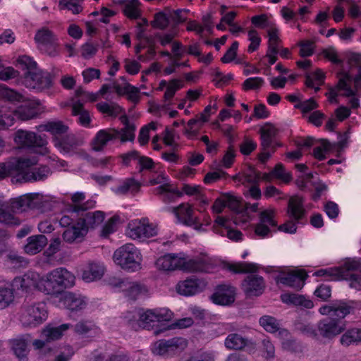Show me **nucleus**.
<instances>
[{"label": "nucleus", "mask_w": 361, "mask_h": 361, "mask_svg": "<svg viewBox=\"0 0 361 361\" xmlns=\"http://www.w3.org/2000/svg\"><path fill=\"white\" fill-rule=\"evenodd\" d=\"M226 202L227 207L234 211L236 214L234 217V223L235 224H240L241 221L240 219L242 218V214L243 212V203L241 202L236 197L230 194H224V200Z\"/></svg>", "instance_id": "nucleus-37"}, {"label": "nucleus", "mask_w": 361, "mask_h": 361, "mask_svg": "<svg viewBox=\"0 0 361 361\" xmlns=\"http://www.w3.org/2000/svg\"><path fill=\"white\" fill-rule=\"evenodd\" d=\"M340 140L336 143H331L326 139L320 140L321 146L317 147L314 149V156L319 160H324L325 159L324 152H331L334 149H342L345 147L348 135L347 133L344 135L339 134Z\"/></svg>", "instance_id": "nucleus-18"}, {"label": "nucleus", "mask_w": 361, "mask_h": 361, "mask_svg": "<svg viewBox=\"0 0 361 361\" xmlns=\"http://www.w3.org/2000/svg\"><path fill=\"white\" fill-rule=\"evenodd\" d=\"M127 235L133 240H143L157 235V228L147 219L131 221L128 225Z\"/></svg>", "instance_id": "nucleus-9"}, {"label": "nucleus", "mask_w": 361, "mask_h": 361, "mask_svg": "<svg viewBox=\"0 0 361 361\" xmlns=\"http://www.w3.org/2000/svg\"><path fill=\"white\" fill-rule=\"evenodd\" d=\"M340 341L345 346L361 343V329L353 328L348 329L342 335Z\"/></svg>", "instance_id": "nucleus-44"}, {"label": "nucleus", "mask_w": 361, "mask_h": 361, "mask_svg": "<svg viewBox=\"0 0 361 361\" xmlns=\"http://www.w3.org/2000/svg\"><path fill=\"white\" fill-rule=\"evenodd\" d=\"M61 301L64 307L72 312L81 310L87 305L85 297L71 292L66 293Z\"/></svg>", "instance_id": "nucleus-28"}, {"label": "nucleus", "mask_w": 361, "mask_h": 361, "mask_svg": "<svg viewBox=\"0 0 361 361\" xmlns=\"http://www.w3.org/2000/svg\"><path fill=\"white\" fill-rule=\"evenodd\" d=\"M259 133L261 146L263 149H266L271 146L274 139L278 133V130L273 124L267 123L260 128Z\"/></svg>", "instance_id": "nucleus-35"}, {"label": "nucleus", "mask_w": 361, "mask_h": 361, "mask_svg": "<svg viewBox=\"0 0 361 361\" xmlns=\"http://www.w3.org/2000/svg\"><path fill=\"white\" fill-rule=\"evenodd\" d=\"M8 344L11 350L20 360L23 358V336H18L16 338L10 339Z\"/></svg>", "instance_id": "nucleus-57"}, {"label": "nucleus", "mask_w": 361, "mask_h": 361, "mask_svg": "<svg viewBox=\"0 0 361 361\" xmlns=\"http://www.w3.org/2000/svg\"><path fill=\"white\" fill-rule=\"evenodd\" d=\"M104 267L101 263L90 262L82 271V279L85 282L100 279L104 274Z\"/></svg>", "instance_id": "nucleus-30"}, {"label": "nucleus", "mask_w": 361, "mask_h": 361, "mask_svg": "<svg viewBox=\"0 0 361 361\" xmlns=\"http://www.w3.org/2000/svg\"><path fill=\"white\" fill-rule=\"evenodd\" d=\"M141 185L134 178H127L118 187L114 189V192L117 195H126L128 192L136 193L139 191Z\"/></svg>", "instance_id": "nucleus-45"}, {"label": "nucleus", "mask_w": 361, "mask_h": 361, "mask_svg": "<svg viewBox=\"0 0 361 361\" xmlns=\"http://www.w3.org/2000/svg\"><path fill=\"white\" fill-rule=\"evenodd\" d=\"M71 326L70 324H63L56 327L48 325L43 329L42 335L47 341L58 340L63 336V332L69 329Z\"/></svg>", "instance_id": "nucleus-40"}, {"label": "nucleus", "mask_w": 361, "mask_h": 361, "mask_svg": "<svg viewBox=\"0 0 361 361\" xmlns=\"http://www.w3.org/2000/svg\"><path fill=\"white\" fill-rule=\"evenodd\" d=\"M72 114L78 116V122L85 127L89 126L91 118L88 111L84 109L83 104L80 101H75L72 104Z\"/></svg>", "instance_id": "nucleus-43"}, {"label": "nucleus", "mask_w": 361, "mask_h": 361, "mask_svg": "<svg viewBox=\"0 0 361 361\" xmlns=\"http://www.w3.org/2000/svg\"><path fill=\"white\" fill-rule=\"evenodd\" d=\"M338 82L336 88H331L329 92L326 93V95L328 96L329 98L334 97L335 103H338V100L336 99L338 96L336 90H344L345 92L343 95L345 97H352L355 94V91L350 87V82L353 80V78L349 73L342 71L338 73Z\"/></svg>", "instance_id": "nucleus-16"}, {"label": "nucleus", "mask_w": 361, "mask_h": 361, "mask_svg": "<svg viewBox=\"0 0 361 361\" xmlns=\"http://www.w3.org/2000/svg\"><path fill=\"white\" fill-rule=\"evenodd\" d=\"M104 219V214L101 211L94 212H87L82 219H80L78 222L80 225L85 228L87 233L89 228H94L100 224Z\"/></svg>", "instance_id": "nucleus-36"}, {"label": "nucleus", "mask_w": 361, "mask_h": 361, "mask_svg": "<svg viewBox=\"0 0 361 361\" xmlns=\"http://www.w3.org/2000/svg\"><path fill=\"white\" fill-rule=\"evenodd\" d=\"M75 283V276L65 268H57L49 273L39 283V291L47 295L60 293L64 288L72 287Z\"/></svg>", "instance_id": "nucleus-4"}, {"label": "nucleus", "mask_w": 361, "mask_h": 361, "mask_svg": "<svg viewBox=\"0 0 361 361\" xmlns=\"http://www.w3.org/2000/svg\"><path fill=\"white\" fill-rule=\"evenodd\" d=\"M47 140L44 137L38 135L34 132L24 130V147L25 146L30 148H39L35 152L41 155H46L49 152L46 147Z\"/></svg>", "instance_id": "nucleus-20"}, {"label": "nucleus", "mask_w": 361, "mask_h": 361, "mask_svg": "<svg viewBox=\"0 0 361 361\" xmlns=\"http://www.w3.org/2000/svg\"><path fill=\"white\" fill-rule=\"evenodd\" d=\"M295 329L301 334L312 338H317V331L314 326L307 322H297L295 324Z\"/></svg>", "instance_id": "nucleus-53"}, {"label": "nucleus", "mask_w": 361, "mask_h": 361, "mask_svg": "<svg viewBox=\"0 0 361 361\" xmlns=\"http://www.w3.org/2000/svg\"><path fill=\"white\" fill-rule=\"evenodd\" d=\"M242 288L247 297L259 296L265 288L264 279L259 275L250 274L242 281Z\"/></svg>", "instance_id": "nucleus-13"}, {"label": "nucleus", "mask_w": 361, "mask_h": 361, "mask_svg": "<svg viewBox=\"0 0 361 361\" xmlns=\"http://www.w3.org/2000/svg\"><path fill=\"white\" fill-rule=\"evenodd\" d=\"M140 2L138 0H130V1L126 6L124 12L127 16L131 18H137L140 16V13L137 9Z\"/></svg>", "instance_id": "nucleus-63"}, {"label": "nucleus", "mask_w": 361, "mask_h": 361, "mask_svg": "<svg viewBox=\"0 0 361 361\" xmlns=\"http://www.w3.org/2000/svg\"><path fill=\"white\" fill-rule=\"evenodd\" d=\"M144 286L137 282L130 281L128 279L126 282L125 286L123 287V291L126 292V295L132 300H135L137 297L145 291Z\"/></svg>", "instance_id": "nucleus-49"}, {"label": "nucleus", "mask_w": 361, "mask_h": 361, "mask_svg": "<svg viewBox=\"0 0 361 361\" xmlns=\"http://www.w3.org/2000/svg\"><path fill=\"white\" fill-rule=\"evenodd\" d=\"M74 332L77 334L94 337L99 334V329L90 320H81L74 326Z\"/></svg>", "instance_id": "nucleus-34"}, {"label": "nucleus", "mask_w": 361, "mask_h": 361, "mask_svg": "<svg viewBox=\"0 0 361 361\" xmlns=\"http://www.w3.org/2000/svg\"><path fill=\"white\" fill-rule=\"evenodd\" d=\"M169 17L170 9L166 8L164 11L159 12L154 15V20L151 22V25L154 28L164 30L169 25Z\"/></svg>", "instance_id": "nucleus-48"}, {"label": "nucleus", "mask_w": 361, "mask_h": 361, "mask_svg": "<svg viewBox=\"0 0 361 361\" xmlns=\"http://www.w3.org/2000/svg\"><path fill=\"white\" fill-rule=\"evenodd\" d=\"M113 259L123 269L135 271L140 269L142 255L132 243H126L118 248L114 253Z\"/></svg>", "instance_id": "nucleus-5"}, {"label": "nucleus", "mask_w": 361, "mask_h": 361, "mask_svg": "<svg viewBox=\"0 0 361 361\" xmlns=\"http://www.w3.org/2000/svg\"><path fill=\"white\" fill-rule=\"evenodd\" d=\"M175 213L178 221L185 225L190 226H195V228H199L201 226L198 219L194 216L193 210L190 206L181 204L179 207L173 208Z\"/></svg>", "instance_id": "nucleus-24"}, {"label": "nucleus", "mask_w": 361, "mask_h": 361, "mask_svg": "<svg viewBox=\"0 0 361 361\" xmlns=\"http://www.w3.org/2000/svg\"><path fill=\"white\" fill-rule=\"evenodd\" d=\"M47 243V239L44 235L30 236L27 239V244L24 245V252L29 255H35L39 252Z\"/></svg>", "instance_id": "nucleus-33"}, {"label": "nucleus", "mask_w": 361, "mask_h": 361, "mask_svg": "<svg viewBox=\"0 0 361 361\" xmlns=\"http://www.w3.org/2000/svg\"><path fill=\"white\" fill-rule=\"evenodd\" d=\"M248 39L250 41V44L247 48V51L252 53L259 48L261 38L255 30H250L248 32Z\"/></svg>", "instance_id": "nucleus-62"}, {"label": "nucleus", "mask_w": 361, "mask_h": 361, "mask_svg": "<svg viewBox=\"0 0 361 361\" xmlns=\"http://www.w3.org/2000/svg\"><path fill=\"white\" fill-rule=\"evenodd\" d=\"M264 82V79L260 77L249 78L244 81L243 84V89L245 91L257 90L263 85Z\"/></svg>", "instance_id": "nucleus-60"}, {"label": "nucleus", "mask_w": 361, "mask_h": 361, "mask_svg": "<svg viewBox=\"0 0 361 361\" xmlns=\"http://www.w3.org/2000/svg\"><path fill=\"white\" fill-rule=\"evenodd\" d=\"M23 207V196L4 202L0 206V224L8 226H18L21 220L16 214Z\"/></svg>", "instance_id": "nucleus-6"}, {"label": "nucleus", "mask_w": 361, "mask_h": 361, "mask_svg": "<svg viewBox=\"0 0 361 361\" xmlns=\"http://www.w3.org/2000/svg\"><path fill=\"white\" fill-rule=\"evenodd\" d=\"M259 324L268 332L275 333L280 330L277 320L269 315H264L259 319Z\"/></svg>", "instance_id": "nucleus-55"}, {"label": "nucleus", "mask_w": 361, "mask_h": 361, "mask_svg": "<svg viewBox=\"0 0 361 361\" xmlns=\"http://www.w3.org/2000/svg\"><path fill=\"white\" fill-rule=\"evenodd\" d=\"M230 271L235 273H247V272H255L257 271L258 267L256 264L247 263V262H240L236 264H230L228 267Z\"/></svg>", "instance_id": "nucleus-54"}, {"label": "nucleus", "mask_w": 361, "mask_h": 361, "mask_svg": "<svg viewBox=\"0 0 361 361\" xmlns=\"http://www.w3.org/2000/svg\"><path fill=\"white\" fill-rule=\"evenodd\" d=\"M283 302L286 303H291L295 305L302 306L307 309L313 307V302L307 299L303 295L295 293H285L281 296Z\"/></svg>", "instance_id": "nucleus-41"}, {"label": "nucleus", "mask_w": 361, "mask_h": 361, "mask_svg": "<svg viewBox=\"0 0 361 361\" xmlns=\"http://www.w3.org/2000/svg\"><path fill=\"white\" fill-rule=\"evenodd\" d=\"M51 174V170L47 165H39L30 169L24 170V182H37L46 180Z\"/></svg>", "instance_id": "nucleus-26"}, {"label": "nucleus", "mask_w": 361, "mask_h": 361, "mask_svg": "<svg viewBox=\"0 0 361 361\" xmlns=\"http://www.w3.org/2000/svg\"><path fill=\"white\" fill-rule=\"evenodd\" d=\"M52 85L49 73L39 68L33 58L24 55V86L27 88L42 91Z\"/></svg>", "instance_id": "nucleus-2"}, {"label": "nucleus", "mask_w": 361, "mask_h": 361, "mask_svg": "<svg viewBox=\"0 0 361 361\" xmlns=\"http://www.w3.org/2000/svg\"><path fill=\"white\" fill-rule=\"evenodd\" d=\"M35 41L39 49L49 56H56L58 54V38L49 28L43 27L38 30Z\"/></svg>", "instance_id": "nucleus-8"}, {"label": "nucleus", "mask_w": 361, "mask_h": 361, "mask_svg": "<svg viewBox=\"0 0 361 361\" xmlns=\"http://www.w3.org/2000/svg\"><path fill=\"white\" fill-rule=\"evenodd\" d=\"M120 134L115 128L99 130L92 141V149L96 152L102 151L109 141L118 138Z\"/></svg>", "instance_id": "nucleus-19"}, {"label": "nucleus", "mask_w": 361, "mask_h": 361, "mask_svg": "<svg viewBox=\"0 0 361 361\" xmlns=\"http://www.w3.org/2000/svg\"><path fill=\"white\" fill-rule=\"evenodd\" d=\"M42 281L39 274L35 272H27L24 274V290H39V283Z\"/></svg>", "instance_id": "nucleus-51"}, {"label": "nucleus", "mask_w": 361, "mask_h": 361, "mask_svg": "<svg viewBox=\"0 0 361 361\" xmlns=\"http://www.w3.org/2000/svg\"><path fill=\"white\" fill-rule=\"evenodd\" d=\"M118 221V217L113 216L108 220L104 224L102 230V236L107 238L111 233L116 230V222Z\"/></svg>", "instance_id": "nucleus-64"}, {"label": "nucleus", "mask_w": 361, "mask_h": 361, "mask_svg": "<svg viewBox=\"0 0 361 361\" xmlns=\"http://www.w3.org/2000/svg\"><path fill=\"white\" fill-rule=\"evenodd\" d=\"M12 291L8 285L0 284V310L6 308L14 301Z\"/></svg>", "instance_id": "nucleus-47"}, {"label": "nucleus", "mask_w": 361, "mask_h": 361, "mask_svg": "<svg viewBox=\"0 0 361 361\" xmlns=\"http://www.w3.org/2000/svg\"><path fill=\"white\" fill-rule=\"evenodd\" d=\"M172 317L173 312L166 308L138 310L129 312L126 316L128 323L134 329L137 326L149 329L156 323L170 321Z\"/></svg>", "instance_id": "nucleus-3"}, {"label": "nucleus", "mask_w": 361, "mask_h": 361, "mask_svg": "<svg viewBox=\"0 0 361 361\" xmlns=\"http://www.w3.org/2000/svg\"><path fill=\"white\" fill-rule=\"evenodd\" d=\"M83 144V140L74 133H66L54 138V146L63 154H73Z\"/></svg>", "instance_id": "nucleus-11"}, {"label": "nucleus", "mask_w": 361, "mask_h": 361, "mask_svg": "<svg viewBox=\"0 0 361 361\" xmlns=\"http://www.w3.org/2000/svg\"><path fill=\"white\" fill-rule=\"evenodd\" d=\"M207 286V282L197 278L187 279L180 281L176 286L177 292L185 296H191L202 292Z\"/></svg>", "instance_id": "nucleus-14"}, {"label": "nucleus", "mask_w": 361, "mask_h": 361, "mask_svg": "<svg viewBox=\"0 0 361 361\" xmlns=\"http://www.w3.org/2000/svg\"><path fill=\"white\" fill-rule=\"evenodd\" d=\"M4 163L6 166V173H7V177L13 175H17V178H13L12 181L20 182L23 178V158L11 157Z\"/></svg>", "instance_id": "nucleus-31"}, {"label": "nucleus", "mask_w": 361, "mask_h": 361, "mask_svg": "<svg viewBox=\"0 0 361 361\" xmlns=\"http://www.w3.org/2000/svg\"><path fill=\"white\" fill-rule=\"evenodd\" d=\"M41 200L38 193H29L24 195V207L28 209H38L41 206Z\"/></svg>", "instance_id": "nucleus-58"}, {"label": "nucleus", "mask_w": 361, "mask_h": 361, "mask_svg": "<svg viewBox=\"0 0 361 361\" xmlns=\"http://www.w3.org/2000/svg\"><path fill=\"white\" fill-rule=\"evenodd\" d=\"M305 78V85L308 87H314V80H316L319 85H321L324 81V75L320 69H317L311 74H307Z\"/></svg>", "instance_id": "nucleus-59"}, {"label": "nucleus", "mask_w": 361, "mask_h": 361, "mask_svg": "<svg viewBox=\"0 0 361 361\" xmlns=\"http://www.w3.org/2000/svg\"><path fill=\"white\" fill-rule=\"evenodd\" d=\"M304 202L302 197L295 195L291 197L288 202L287 214L290 219L298 223H300L306 215Z\"/></svg>", "instance_id": "nucleus-22"}, {"label": "nucleus", "mask_w": 361, "mask_h": 361, "mask_svg": "<svg viewBox=\"0 0 361 361\" xmlns=\"http://www.w3.org/2000/svg\"><path fill=\"white\" fill-rule=\"evenodd\" d=\"M44 111V108L38 99L24 97V121L37 118Z\"/></svg>", "instance_id": "nucleus-32"}, {"label": "nucleus", "mask_w": 361, "mask_h": 361, "mask_svg": "<svg viewBox=\"0 0 361 361\" xmlns=\"http://www.w3.org/2000/svg\"><path fill=\"white\" fill-rule=\"evenodd\" d=\"M85 194L82 192H76L71 195V210L73 212L80 214L94 207L95 202L92 200H85Z\"/></svg>", "instance_id": "nucleus-29"}, {"label": "nucleus", "mask_w": 361, "mask_h": 361, "mask_svg": "<svg viewBox=\"0 0 361 361\" xmlns=\"http://www.w3.org/2000/svg\"><path fill=\"white\" fill-rule=\"evenodd\" d=\"M26 313V324L30 326H36L44 322L47 318V311L45 305L42 303L28 307Z\"/></svg>", "instance_id": "nucleus-23"}, {"label": "nucleus", "mask_w": 361, "mask_h": 361, "mask_svg": "<svg viewBox=\"0 0 361 361\" xmlns=\"http://www.w3.org/2000/svg\"><path fill=\"white\" fill-rule=\"evenodd\" d=\"M235 181H238L243 185L248 184H258L260 180V173L257 171L255 168L249 166L243 173L236 174L233 177Z\"/></svg>", "instance_id": "nucleus-38"}, {"label": "nucleus", "mask_w": 361, "mask_h": 361, "mask_svg": "<svg viewBox=\"0 0 361 361\" xmlns=\"http://www.w3.org/2000/svg\"><path fill=\"white\" fill-rule=\"evenodd\" d=\"M156 267L164 271L184 269L189 271L208 272L212 268V263L207 256H202L185 262L176 255L167 254L157 259Z\"/></svg>", "instance_id": "nucleus-1"}, {"label": "nucleus", "mask_w": 361, "mask_h": 361, "mask_svg": "<svg viewBox=\"0 0 361 361\" xmlns=\"http://www.w3.org/2000/svg\"><path fill=\"white\" fill-rule=\"evenodd\" d=\"M317 276H326L329 280L338 281L342 280L346 274L340 267H331L328 269H321L314 273Z\"/></svg>", "instance_id": "nucleus-46"}, {"label": "nucleus", "mask_w": 361, "mask_h": 361, "mask_svg": "<svg viewBox=\"0 0 361 361\" xmlns=\"http://www.w3.org/2000/svg\"><path fill=\"white\" fill-rule=\"evenodd\" d=\"M97 108L102 114L113 117L117 116L123 111L122 108L114 103L109 104L106 102H100L97 104Z\"/></svg>", "instance_id": "nucleus-52"}, {"label": "nucleus", "mask_w": 361, "mask_h": 361, "mask_svg": "<svg viewBox=\"0 0 361 361\" xmlns=\"http://www.w3.org/2000/svg\"><path fill=\"white\" fill-rule=\"evenodd\" d=\"M278 34L279 30L276 27H270L268 30L269 46L267 51L272 52L273 54L279 53V44L281 40Z\"/></svg>", "instance_id": "nucleus-50"}, {"label": "nucleus", "mask_w": 361, "mask_h": 361, "mask_svg": "<svg viewBox=\"0 0 361 361\" xmlns=\"http://www.w3.org/2000/svg\"><path fill=\"white\" fill-rule=\"evenodd\" d=\"M85 228L78 221L76 224L67 228L63 233V238L67 243H73L85 235Z\"/></svg>", "instance_id": "nucleus-42"}, {"label": "nucleus", "mask_w": 361, "mask_h": 361, "mask_svg": "<svg viewBox=\"0 0 361 361\" xmlns=\"http://www.w3.org/2000/svg\"><path fill=\"white\" fill-rule=\"evenodd\" d=\"M271 175L276 178L281 180L285 183H288L292 179L291 174L289 172L286 171L284 166L281 163H279L275 166L274 169L271 171Z\"/></svg>", "instance_id": "nucleus-56"}, {"label": "nucleus", "mask_w": 361, "mask_h": 361, "mask_svg": "<svg viewBox=\"0 0 361 361\" xmlns=\"http://www.w3.org/2000/svg\"><path fill=\"white\" fill-rule=\"evenodd\" d=\"M59 6H61V8L71 11L74 14H78L82 10L78 0H63L59 2Z\"/></svg>", "instance_id": "nucleus-61"}, {"label": "nucleus", "mask_w": 361, "mask_h": 361, "mask_svg": "<svg viewBox=\"0 0 361 361\" xmlns=\"http://www.w3.org/2000/svg\"><path fill=\"white\" fill-rule=\"evenodd\" d=\"M187 345V341L181 337H175L169 340L161 339L154 343L152 352L158 355L170 357L183 350Z\"/></svg>", "instance_id": "nucleus-7"}, {"label": "nucleus", "mask_w": 361, "mask_h": 361, "mask_svg": "<svg viewBox=\"0 0 361 361\" xmlns=\"http://www.w3.org/2000/svg\"><path fill=\"white\" fill-rule=\"evenodd\" d=\"M350 303H353V302H348L345 300L333 301L332 318L340 320L344 319L353 310V307Z\"/></svg>", "instance_id": "nucleus-39"}, {"label": "nucleus", "mask_w": 361, "mask_h": 361, "mask_svg": "<svg viewBox=\"0 0 361 361\" xmlns=\"http://www.w3.org/2000/svg\"><path fill=\"white\" fill-rule=\"evenodd\" d=\"M259 221L256 224L255 233L261 238H265L271 233V228L277 226V222L274 219V211L266 209L259 213Z\"/></svg>", "instance_id": "nucleus-12"}, {"label": "nucleus", "mask_w": 361, "mask_h": 361, "mask_svg": "<svg viewBox=\"0 0 361 361\" xmlns=\"http://www.w3.org/2000/svg\"><path fill=\"white\" fill-rule=\"evenodd\" d=\"M306 276V274L302 271H292L279 276L276 282L300 290L304 286Z\"/></svg>", "instance_id": "nucleus-25"}, {"label": "nucleus", "mask_w": 361, "mask_h": 361, "mask_svg": "<svg viewBox=\"0 0 361 361\" xmlns=\"http://www.w3.org/2000/svg\"><path fill=\"white\" fill-rule=\"evenodd\" d=\"M39 132H47L52 135V140L54 143V138L60 137L67 133L69 127L63 121L59 120H51L44 122L42 124L36 127Z\"/></svg>", "instance_id": "nucleus-21"}, {"label": "nucleus", "mask_w": 361, "mask_h": 361, "mask_svg": "<svg viewBox=\"0 0 361 361\" xmlns=\"http://www.w3.org/2000/svg\"><path fill=\"white\" fill-rule=\"evenodd\" d=\"M343 271H345L346 276L345 277H342V280L345 279L349 281L350 286L352 288H355L356 290L361 289V276L357 274L353 273V271L361 270V263L359 260L353 259L346 262L344 264L343 267H340Z\"/></svg>", "instance_id": "nucleus-17"}, {"label": "nucleus", "mask_w": 361, "mask_h": 361, "mask_svg": "<svg viewBox=\"0 0 361 361\" xmlns=\"http://www.w3.org/2000/svg\"><path fill=\"white\" fill-rule=\"evenodd\" d=\"M235 288L227 284L216 286L214 293L211 295L212 301L220 305H229L235 301Z\"/></svg>", "instance_id": "nucleus-15"}, {"label": "nucleus", "mask_w": 361, "mask_h": 361, "mask_svg": "<svg viewBox=\"0 0 361 361\" xmlns=\"http://www.w3.org/2000/svg\"><path fill=\"white\" fill-rule=\"evenodd\" d=\"M345 329V322L344 321L332 317L324 318L317 324V330L319 334L329 339L340 334Z\"/></svg>", "instance_id": "nucleus-10"}, {"label": "nucleus", "mask_w": 361, "mask_h": 361, "mask_svg": "<svg viewBox=\"0 0 361 361\" xmlns=\"http://www.w3.org/2000/svg\"><path fill=\"white\" fill-rule=\"evenodd\" d=\"M224 345L228 349L240 350L246 347L252 348L254 343L252 340L243 336L241 334L233 333L227 336Z\"/></svg>", "instance_id": "nucleus-27"}]
</instances>
